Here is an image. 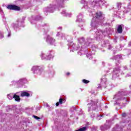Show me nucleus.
<instances>
[{"label": "nucleus", "mask_w": 131, "mask_h": 131, "mask_svg": "<svg viewBox=\"0 0 131 131\" xmlns=\"http://www.w3.org/2000/svg\"><path fill=\"white\" fill-rule=\"evenodd\" d=\"M7 8L8 10H12L13 11H20L21 10V8L15 5H9Z\"/></svg>", "instance_id": "obj_1"}, {"label": "nucleus", "mask_w": 131, "mask_h": 131, "mask_svg": "<svg viewBox=\"0 0 131 131\" xmlns=\"http://www.w3.org/2000/svg\"><path fill=\"white\" fill-rule=\"evenodd\" d=\"M32 71H33L34 73H41V71H40V69L37 66H34L32 69Z\"/></svg>", "instance_id": "obj_2"}, {"label": "nucleus", "mask_w": 131, "mask_h": 131, "mask_svg": "<svg viewBox=\"0 0 131 131\" xmlns=\"http://www.w3.org/2000/svg\"><path fill=\"white\" fill-rule=\"evenodd\" d=\"M66 102V99L62 97H60L59 102H56V105L58 107L59 106V104L60 105H62L63 103H65Z\"/></svg>", "instance_id": "obj_3"}, {"label": "nucleus", "mask_w": 131, "mask_h": 131, "mask_svg": "<svg viewBox=\"0 0 131 131\" xmlns=\"http://www.w3.org/2000/svg\"><path fill=\"white\" fill-rule=\"evenodd\" d=\"M13 99H14L16 101V102H20V100H21V99L20 98V96L16 94H14L13 95Z\"/></svg>", "instance_id": "obj_4"}, {"label": "nucleus", "mask_w": 131, "mask_h": 131, "mask_svg": "<svg viewBox=\"0 0 131 131\" xmlns=\"http://www.w3.org/2000/svg\"><path fill=\"white\" fill-rule=\"evenodd\" d=\"M117 31L118 33H122V25H120L118 26Z\"/></svg>", "instance_id": "obj_5"}, {"label": "nucleus", "mask_w": 131, "mask_h": 131, "mask_svg": "<svg viewBox=\"0 0 131 131\" xmlns=\"http://www.w3.org/2000/svg\"><path fill=\"white\" fill-rule=\"evenodd\" d=\"M21 97H29L30 94L26 92H23L20 94Z\"/></svg>", "instance_id": "obj_6"}, {"label": "nucleus", "mask_w": 131, "mask_h": 131, "mask_svg": "<svg viewBox=\"0 0 131 131\" xmlns=\"http://www.w3.org/2000/svg\"><path fill=\"white\" fill-rule=\"evenodd\" d=\"M7 97L9 100H12L14 98V95L12 94H10L7 95Z\"/></svg>", "instance_id": "obj_7"}, {"label": "nucleus", "mask_w": 131, "mask_h": 131, "mask_svg": "<svg viewBox=\"0 0 131 131\" xmlns=\"http://www.w3.org/2000/svg\"><path fill=\"white\" fill-rule=\"evenodd\" d=\"M82 82H83V83H89V82H90V81L85 80V79H83Z\"/></svg>", "instance_id": "obj_8"}, {"label": "nucleus", "mask_w": 131, "mask_h": 131, "mask_svg": "<svg viewBox=\"0 0 131 131\" xmlns=\"http://www.w3.org/2000/svg\"><path fill=\"white\" fill-rule=\"evenodd\" d=\"M34 118H35V119L38 120V119H40V118L36 116H33Z\"/></svg>", "instance_id": "obj_9"}, {"label": "nucleus", "mask_w": 131, "mask_h": 131, "mask_svg": "<svg viewBox=\"0 0 131 131\" xmlns=\"http://www.w3.org/2000/svg\"><path fill=\"white\" fill-rule=\"evenodd\" d=\"M97 15V17H101V16H102V13H100L99 15H98V13H96Z\"/></svg>", "instance_id": "obj_10"}, {"label": "nucleus", "mask_w": 131, "mask_h": 131, "mask_svg": "<svg viewBox=\"0 0 131 131\" xmlns=\"http://www.w3.org/2000/svg\"><path fill=\"white\" fill-rule=\"evenodd\" d=\"M41 57L42 59H45V58H43V57H45V54L42 53L41 55Z\"/></svg>", "instance_id": "obj_11"}, {"label": "nucleus", "mask_w": 131, "mask_h": 131, "mask_svg": "<svg viewBox=\"0 0 131 131\" xmlns=\"http://www.w3.org/2000/svg\"><path fill=\"white\" fill-rule=\"evenodd\" d=\"M70 74V73L68 72L66 73V75H67V76H69V75Z\"/></svg>", "instance_id": "obj_12"}, {"label": "nucleus", "mask_w": 131, "mask_h": 131, "mask_svg": "<svg viewBox=\"0 0 131 131\" xmlns=\"http://www.w3.org/2000/svg\"><path fill=\"white\" fill-rule=\"evenodd\" d=\"M126 115L125 114H122L123 117H125Z\"/></svg>", "instance_id": "obj_13"}]
</instances>
